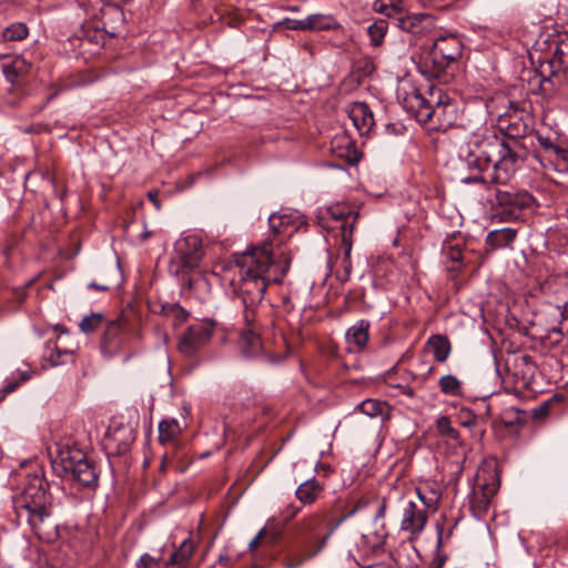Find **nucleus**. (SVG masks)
<instances>
[{
    "mask_svg": "<svg viewBox=\"0 0 568 568\" xmlns=\"http://www.w3.org/2000/svg\"><path fill=\"white\" fill-rule=\"evenodd\" d=\"M169 312L173 313L179 320H185L187 313L179 304H173L168 307Z\"/></svg>",
    "mask_w": 568,
    "mask_h": 568,
    "instance_id": "51",
    "label": "nucleus"
},
{
    "mask_svg": "<svg viewBox=\"0 0 568 568\" xmlns=\"http://www.w3.org/2000/svg\"><path fill=\"white\" fill-rule=\"evenodd\" d=\"M443 255L446 261L453 263L449 271L458 272L463 270V251L458 244H452L450 242L445 243L443 246Z\"/></svg>",
    "mask_w": 568,
    "mask_h": 568,
    "instance_id": "31",
    "label": "nucleus"
},
{
    "mask_svg": "<svg viewBox=\"0 0 568 568\" xmlns=\"http://www.w3.org/2000/svg\"><path fill=\"white\" fill-rule=\"evenodd\" d=\"M369 327L368 321L361 320L347 329L345 337L351 352H361L365 348L369 338Z\"/></svg>",
    "mask_w": 568,
    "mask_h": 568,
    "instance_id": "19",
    "label": "nucleus"
},
{
    "mask_svg": "<svg viewBox=\"0 0 568 568\" xmlns=\"http://www.w3.org/2000/svg\"><path fill=\"white\" fill-rule=\"evenodd\" d=\"M323 491V486L315 479L311 478L302 483L296 491V498L304 505L314 504Z\"/></svg>",
    "mask_w": 568,
    "mask_h": 568,
    "instance_id": "26",
    "label": "nucleus"
},
{
    "mask_svg": "<svg viewBox=\"0 0 568 568\" xmlns=\"http://www.w3.org/2000/svg\"><path fill=\"white\" fill-rule=\"evenodd\" d=\"M341 247L344 251L343 256V267L344 274L339 277L342 282L348 281L352 273V261H351V252L353 247V239H351V232L346 231L344 233L343 240L341 241Z\"/></svg>",
    "mask_w": 568,
    "mask_h": 568,
    "instance_id": "33",
    "label": "nucleus"
},
{
    "mask_svg": "<svg viewBox=\"0 0 568 568\" xmlns=\"http://www.w3.org/2000/svg\"><path fill=\"white\" fill-rule=\"evenodd\" d=\"M435 101L427 100L418 90L413 89L410 93H408L404 98V105L408 110H410L418 122H422V113L430 112L433 109Z\"/></svg>",
    "mask_w": 568,
    "mask_h": 568,
    "instance_id": "22",
    "label": "nucleus"
},
{
    "mask_svg": "<svg viewBox=\"0 0 568 568\" xmlns=\"http://www.w3.org/2000/svg\"><path fill=\"white\" fill-rule=\"evenodd\" d=\"M151 233L149 231H144L142 234H141V239L143 241L148 240L150 237Z\"/></svg>",
    "mask_w": 568,
    "mask_h": 568,
    "instance_id": "57",
    "label": "nucleus"
},
{
    "mask_svg": "<svg viewBox=\"0 0 568 568\" xmlns=\"http://www.w3.org/2000/svg\"><path fill=\"white\" fill-rule=\"evenodd\" d=\"M374 10L386 18L392 19L397 27V22L406 14L405 6L402 0H378L374 3Z\"/></svg>",
    "mask_w": 568,
    "mask_h": 568,
    "instance_id": "25",
    "label": "nucleus"
},
{
    "mask_svg": "<svg viewBox=\"0 0 568 568\" xmlns=\"http://www.w3.org/2000/svg\"><path fill=\"white\" fill-rule=\"evenodd\" d=\"M348 116L361 135L367 134L374 125L373 112L364 102L353 103Z\"/></svg>",
    "mask_w": 568,
    "mask_h": 568,
    "instance_id": "18",
    "label": "nucleus"
},
{
    "mask_svg": "<svg viewBox=\"0 0 568 568\" xmlns=\"http://www.w3.org/2000/svg\"><path fill=\"white\" fill-rule=\"evenodd\" d=\"M323 524V516L321 514H312L305 517L302 521V530L305 534H311Z\"/></svg>",
    "mask_w": 568,
    "mask_h": 568,
    "instance_id": "45",
    "label": "nucleus"
},
{
    "mask_svg": "<svg viewBox=\"0 0 568 568\" xmlns=\"http://www.w3.org/2000/svg\"><path fill=\"white\" fill-rule=\"evenodd\" d=\"M497 490L498 484L496 481L480 485L479 489L473 491L470 498L471 509L477 514L486 513Z\"/></svg>",
    "mask_w": 568,
    "mask_h": 568,
    "instance_id": "21",
    "label": "nucleus"
},
{
    "mask_svg": "<svg viewBox=\"0 0 568 568\" xmlns=\"http://www.w3.org/2000/svg\"><path fill=\"white\" fill-rule=\"evenodd\" d=\"M175 454H176L175 450L165 449V452L162 456L161 466H160L162 471H165L166 468L173 464Z\"/></svg>",
    "mask_w": 568,
    "mask_h": 568,
    "instance_id": "50",
    "label": "nucleus"
},
{
    "mask_svg": "<svg viewBox=\"0 0 568 568\" xmlns=\"http://www.w3.org/2000/svg\"><path fill=\"white\" fill-rule=\"evenodd\" d=\"M17 241H18V237L13 236V243H17Z\"/></svg>",
    "mask_w": 568,
    "mask_h": 568,
    "instance_id": "60",
    "label": "nucleus"
},
{
    "mask_svg": "<svg viewBox=\"0 0 568 568\" xmlns=\"http://www.w3.org/2000/svg\"><path fill=\"white\" fill-rule=\"evenodd\" d=\"M182 428L176 419H164L159 424V442L165 449L178 452Z\"/></svg>",
    "mask_w": 568,
    "mask_h": 568,
    "instance_id": "20",
    "label": "nucleus"
},
{
    "mask_svg": "<svg viewBox=\"0 0 568 568\" xmlns=\"http://www.w3.org/2000/svg\"><path fill=\"white\" fill-rule=\"evenodd\" d=\"M103 320L104 317L101 313H92L84 316L79 324L80 331L90 334L102 325Z\"/></svg>",
    "mask_w": 568,
    "mask_h": 568,
    "instance_id": "41",
    "label": "nucleus"
},
{
    "mask_svg": "<svg viewBox=\"0 0 568 568\" xmlns=\"http://www.w3.org/2000/svg\"><path fill=\"white\" fill-rule=\"evenodd\" d=\"M455 106L437 98L430 112L422 113V123H429L433 129L445 130L455 121Z\"/></svg>",
    "mask_w": 568,
    "mask_h": 568,
    "instance_id": "15",
    "label": "nucleus"
},
{
    "mask_svg": "<svg viewBox=\"0 0 568 568\" xmlns=\"http://www.w3.org/2000/svg\"><path fill=\"white\" fill-rule=\"evenodd\" d=\"M357 408L365 415L369 417L383 416L387 408L384 402L377 399H365L363 400Z\"/></svg>",
    "mask_w": 568,
    "mask_h": 568,
    "instance_id": "39",
    "label": "nucleus"
},
{
    "mask_svg": "<svg viewBox=\"0 0 568 568\" xmlns=\"http://www.w3.org/2000/svg\"><path fill=\"white\" fill-rule=\"evenodd\" d=\"M440 392L448 396L462 394V382L455 375H444L438 382Z\"/></svg>",
    "mask_w": 568,
    "mask_h": 568,
    "instance_id": "38",
    "label": "nucleus"
},
{
    "mask_svg": "<svg viewBox=\"0 0 568 568\" xmlns=\"http://www.w3.org/2000/svg\"><path fill=\"white\" fill-rule=\"evenodd\" d=\"M436 428L442 436H446L453 440L459 438L458 430L452 426L450 419L447 416H440L436 419Z\"/></svg>",
    "mask_w": 568,
    "mask_h": 568,
    "instance_id": "42",
    "label": "nucleus"
},
{
    "mask_svg": "<svg viewBox=\"0 0 568 568\" xmlns=\"http://www.w3.org/2000/svg\"><path fill=\"white\" fill-rule=\"evenodd\" d=\"M308 30L322 31V30H335L341 28V24L332 14L314 13L307 16Z\"/></svg>",
    "mask_w": 568,
    "mask_h": 568,
    "instance_id": "28",
    "label": "nucleus"
},
{
    "mask_svg": "<svg viewBox=\"0 0 568 568\" xmlns=\"http://www.w3.org/2000/svg\"><path fill=\"white\" fill-rule=\"evenodd\" d=\"M532 123L529 112L515 109L499 119L503 135L493 130L474 134L465 155V163L474 173L462 178V183L507 185L524 162L525 150L519 140L532 131Z\"/></svg>",
    "mask_w": 568,
    "mask_h": 568,
    "instance_id": "1",
    "label": "nucleus"
},
{
    "mask_svg": "<svg viewBox=\"0 0 568 568\" xmlns=\"http://www.w3.org/2000/svg\"><path fill=\"white\" fill-rule=\"evenodd\" d=\"M270 229L273 233V237H268L274 244L275 256L285 252L280 248L283 243L282 237H291L303 224L301 216L296 213H273L268 217Z\"/></svg>",
    "mask_w": 568,
    "mask_h": 568,
    "instance_id": "11",
    "label": "nucleus"
},
{
    "mask_svg": "<svg viewBox=\"0 0 568 568\" xmlns=\"http://www.w3.org/2000/svg\"><path fill=\"white\" fill-rule=\"evenodd\" d=\"M426 346L433 353L435 359L440 363L445 362L450 354L449 339L446 336L439 334L432 335L428 338Z\"/></svg>",
    "mask_w": 568,
    "mask_h": 568,
    "instance_id": "27",
    "label": "nucleus"
},
{
    "mask_svg": "<svg viewBox=\"0 0 568 568\" xmlns=\"http://www.w3.org/2000/svg\"><path fill=\"white\" fill-rule=\"evenodd\" d=\"M271 537V541H275L278 538V532L276 531H266V529H261L258 534L250 541L248 548L254 549L260 544L263 537Z\"/></svg>",
    "mask_w": 568,
    "mask_h": 568,
    "instance_id": "48",
    "label": "nucleus"
},
{
    "mask_svg": "<svg viewBox=\"0 0 568 568\" xmlns=\"http://www.w3.org/2000/svg\"><path fill=\"white\" fill-rule=\"evenodd\" d=\"M397 28L415 37H424L436 28V19L429 13H407L397 22Z\"/></svg>",
    "mask_w": 568,
    "mask_h": 568,
    "instance_id": "14",
    "label": "nucleus"
},
{
    "mask_svg": "<svg viewBox=\"0 0 568 568\" xmlns=\"http://www.w3.org/2000/svg\"><path fill=\"white\" fill-rule=\"evenodd\" d=\"M515 237L516 231L505 227L489 232L486 241L493 248H500L510 245Z\"/></svg>",
    "mask_w": 568,
    "mask_h": 568,
    "instance_id": "29",
    "label": "nucleus"
},
{
    "mask_svg": "<svg viewBox=\"0 0 568 568\" xmlns=\"http://www.w3.org/2000/svg\"><path fill=\"white\" fill-rule=\"evenodd\" d=\"M397 499L402 505L400 530L407 532L410 540L417 539L427 524V514L402 493Z\"/></svg>",
    "mask_w": 568,
    "mask_h": 568,
    "instance_id": "10",
    "label": "nucleus"
},
{
    "mask_svg": "<svg viewBox=\"0 0 568 568\" xmlns=\"http://www.w3.org/2000/svg\"><path fill=\"white\" fill-rule=\"evenodd\" d=\"M195 550L194 542L187 538L174 550L166 560V568H186V565Z\"/></svg>",
    "mask_w": 568,
    "mask_h": 568,
    "instance_id": "24",
    "label": "nucleus"
},
{
    "mask_svg": "<svg viewBox=\"0 0 568 568\" xmlns=\"http://www.w3.org/2000/svg\"><path fill=\"white\" fill-rule=\"evenodd\" d=\"M496 203L503 207L501 214L517 219L521 210L532 206L535 199L527 191H510L496 189Z\"/></svg>",
    "mask_w": 568,
    "mask_h": 568,
    "instance_id": "13",
    "label": "nucleus"
},
{
    "mask_svg": "<svg viewBox=\"0 0 568 568\" xmlns=\"http://www.w3.org/2000/svg\"><path fill=\"white\" fill-rule=\"evenodd\" d=\"M12 508L18 526L27 525L43 541L55 538L53 497L41 469L27 475L20 493L12 497Z\"/></svg>",
    "mask_w": 568,
    "mask_h": 568,
    "instance_id": "3",
    "label": "nucleus"
},
{
    "mask_svg": "<svg viewBox=\"0 0 568 568\" xmlns=\"http://www.w3.org/2000/svg\"><path fill=\"white\" fill-rule=\"evenodd\" d=\"M136 568H166V560H163L161 556H152L150 554H143L135 562Z\"/></svg>",
    "mask_w": 568,
    "mask_h": 568,
    "instance_id": "43",
    "label": "nucleus"
},
{
    "mask_svg": "<svg viewBox=\"0 0 568 568\" xmlns=\"http://www.w3.org/2000/svg\"><path fill=\"white\" fill-rule=\"evenodd\" d=\"M129 338V326L123 317L111 321L101 337L100 349L105 358L119 355Z\"/></svg>",
    "mask_w": 568,
    "mask_h": 568,
    "instance_id": "9",
    "label": "nucleus"
},
{
    "mask_svg": "<svg viewBox=\"0 0 568 568\" xmlns=\"http://www.w3.org/2000/svg\"><path fill=\"white\" fill-rule=\"evenodd\" d=\"M418 499L423 503L425 508L435 513L438 508V503L442 498V491L435 483H423L416 487Z\"/></svg>",
    "mask_w": 568,
    "mask_h": 568,
    "instance_id": "23",
    "label": "nucleus"
},
{
    "mask_svg": "<svg viewBox=\"0 0 568 568\" xmlns=\"http://www.w3.org/2000/svg\"><path fill=\"white\" fill-rule=\"evenodd\" d=\"M548 51L536 69L539 93L545 98L552 97L568 80V33L549 39Z\"/></svg>",
    "mask_w": 568,
    "mask_h": 568,
    "instance_id": "4",
    "label": "nucleus"
},
{
    "mask_svg": "<svg viewBox=\"0 0 568 568\" xmlns=\"http://www.w3.org/2000/svg\"><path fill=\"white\" fill-rule=\"evenodd\" d=\"M291 262L292 256L288 252H281L275 256L271 240H265L261 245L235 255L236 271L231 285L243 304V318L247 328L242 332V337L253 347L260 344L255 332L257 307L268 285L282 283Z\"/></svg>",
    "mask_w": 568,
    "mask_h": 568,
    "instance_id": "2",
    "label": "nucleus"
},
{
    "mask_svg": "<svg viewBox=\"0 0 568 568\" xmlns=\"http://www.w3.org/2000/svg\"><path fill=\"white\" fill-rule=\"evenodd\" d=\"M459 424L468 428L474 436L480 438L484 435V429L479 427V418L469 408L460 409L458 414Z\"/></svg>",
    "mask_w": 568,
    "mask_h": 568,
    "instance_id": "32",
    "label": "nucleus"
},
{
    "mask_svg": "<svg viewBox=\"0 0 568 568\" xmlns=\"http://www.w3.org/2000/svg\"><path fill=\"white\" fill-rule=\"evenodd\" d=\"M12 245H13V244H9V245H7V246L4 247V250H3V254H4L7 257H9V256H10V254H11Z\"/></svg>",
    "mask_w": 568,
    "mask_h": 568,
    "instance_id": "56",
    "label": "nucleus"
},
{
    "mask_svg": "<svg viewBox=\"0 0 568 568\" xmlns=\"http://www.w3.org/2000/svg\"><path fill=\"white\" fill-rule=\"evenodd\" d=\"M28 34V27L22 22L12 23L2 32V37L6 41H20L26 39Z\"/></svg>",
    "mask_w": 568,
    "mask_h": 568,
    "instance_id": "40",
    "label": "nucleus"
},
{
    "mask_svg": "<svg viewBox=\"0 0 568 568\" xmlns=\"http://www.w3.org/2000/svg\"><path fill=\"white\" fill-rule=\"evenodd\" d=\"M546 158L557 171L566 169L568 166V148L557 143Z\"/></svg>",
    "mask_w": 568,
    "mask_h": 568,
    "instance_id": "36",
    "label": "nucleus"
},
{
    "mask_svg": "<svg viewBox=\"0 0 568 568\" xmlns=\"http://www.w3.org/2000/svg\"><path fill=\"white\" fill-rule=\"evenodd\" d=\"M284 23L286 24V28L290 30H300V31L308 30L307 17L305 19H300V20L286 18L284 20Z\"/></svg>",
    "mask_w": 568,
    "mask_h": 568,
    "instance_id": "49",
    "label": "nucleus"
},
{
    "mask_svg": "<svg viewBox=\"0 0 568 568\" xmlns=\"http://www.w3.org/2000/svg\"><path fill=\"white\" fill-rule=\"evenodd\" d=\"M63 475L78 481L83 487H95L98 485V473L95 467L88 460L85 454L77 448H67L59 455Z\"/></svg>",
    "mask_w": 568,
    "mask_h": 568,
    "instance_id": "7",
    "label": "nucleus"
},
{
    "mask_svg": "<svg viewBox=\"0 0 568 568\" xmlns=\"http://www.w3.org/2000/svg\"><path fill=\"white\" fill-rule=\"evenodd\" d=\"M387 508V498H362L356 505L332 524L331 529L321 538L312 541L305 551L290 550L282 558L281 562L284 568H300L306 560L315 557L326 546L327 540L334 530L347 518L354 516L362 510H373L372 517L374 521L384 518Z\"/></svg>",
    "mask_w": 568,
    "mask_h": 568,
    "instance_id": "5",
    "label": "nucleus"
},
{
    "mask_svg": "<svg viewBox=\"0 0 568 568\" xmlns=\"http://www.w3.org/2000/svg\"><path fill=\"white\" fill-rule=\"evenodd\" d=\"M237 561V558L236 557H233L231 555H227V554H221L219 556V564L224 566V567H231L233 566L235 562Z\"/></svg>",
    "mask_w": 568,
    "mask_h": 568,
    "instance_id": "52",
    "label": "nucleus"
},
{
    "mask_svg": "<svg viewBox=\"0 0 568 568\" xmlns=\"http://www.w3.org/2000/svg\"><path fill=\"white\" fill-rule=\"evenodd\" d=\"M150 201L155 205L156 209H160V202L158 200V192L156 191H150L148 194Z\"/></svg>",
    "mask_w": 568,
    "mask_h": 568,
    "instance_id": "54",
    "label": "nucleus"
},
{
    "mask_svg": "<svg viewBox=\"0 0 568 568\" xmlns=\"http://www.w3.org/2000/svg\"><path fill=\"white\" fill-rule=\"evenodd\" d=\"M214 326L215 323L211 320L190 325L179 339V351L187 357L195 355L211 341Z\"/></svg>",
    "mask_w": 568,
    "mask_h": 568,
    "instance_id": "8",
    "label": "nucleus"
},
{
    "mask_svg": "<svg viewBox=\"0 0 568 568\" xmlns=\"http://www.w3.org/2000/svg\"><path fill=\"white\" fill-rule=\"evenodd\" d=\"M388 30V23L384 19H378L375 22H373L367 28V33L369 37V42L374 47H379L383 44L384 39L386 37Z\"/></svg>",
    "mask_w": 568,
    "mask_h": 568,
    "instance_id": "34",
    "label": "nucleus"
},
{
    "mask_svg": "<svg viewBox=\"0 0 568 568\" xmlns=\"http://www.w3.org/2000/svg\"><path fill=\"white\" fill-rule=\"evenodd\" d=\"M47 357L53 366L65 364L71 361L73 352L67 348H61L58 342L47 343Z\"/></svg>",
    "mask_w": 568,
    "mask_h": 568,
    "instance_id": "30",
    "label": "nucleus"
},
{
    "mask_svg": "<svg viewBox=\"0 0 568 568\" xmlns=\"http://www.w3.org/2000/svg\"><path fill=\"white\" fill-rule=\"evenodd\" d=\"M89 288H92V290H97V291H108L109 290V285H104V284H97L94 282L90 283L88 285Z\"/></svg>",
    "mask_w": 568,
    "mask_h": 568,
    "instance_id": "55",
    "label": "nucleus"
},
{
    "mask_svg": "<svg viewBox=\"0 0 568 568\" xmlns=\"http://www.w3.org/2000/svg\"><path fill=\"white\" fill-rule=\"evenodd\" d=\"M55 94H51L49 98H48V101L52 100V98H54Z\"/></svg>",
    "mask_w": 568,
    "mask_h": 568,
    "instance_id": "59",
    "label": "nucleus"
},
{
    "mask_svg": "<svg viewBox=\"0 0 568 568\" xmlns=\"http://www.w3.org/2000/svg\"><path fill=\"white\" fill-rule=\"evenodd\" d=\"M499 419L506 428L511 429L525 423V412L516 407H506Z\"/></svg>",
    "mask_w": 568,
    "mask_h": 568,
    "instance_id": "35",
    "label": "nucleus"
},
{
    "mask_svg": "<svg viewBox=\"0 0 568 568\" xmlns=\"http://www.w3.org/2000/svg\"><path fill=\"white\" fill-rule=\"evenodd\" d=\"M3 73L8 81L14 82L17 78L29 70V64L21 58H16L11 63L2 65Z\"/></svg>",
    "mask_w": 568,
    "mask_h": 568,
    "instance_id": "37",
    "label": "nucleus"
},
{
    "mask_svg": "<svg viewBox=\"0 0 568 568\" xmlns=\"http://www.w3.org/2000/svg\"><path fill=\"white\" fill-rule=\"evenodd\" d=\"M558 312L560 320L558 322V327L554 331L565 335L568 334V301L562 304V306H558Z\"/></svg>",
    "mask_w": 568,
    "mask_h": 568,
    "instance_id": "46",
    "label": "nucleus"
},
{
    "mask_svg": "<svg viewBox=\"0 0 568 568\" xmlns=\"http://www.w3.org/2000/svg\"><path fill=\"white\" fill-rule=\"evenodd\" d=\"M203 255V245L199 236L186 235L178 240L169 261V273L191 288L193 280L190 277V273L200 266Z\"/></svg>",
    "mask_w": 568,
    "mask_h": 568,
    "instance_id": "6",
    "label": "nucleus"
},
{
    "mask_svg": "<svg viewBox=\"0 0 568 568\" xmlns=\"http://www.w3.org/2000/svg\"><path fill=\"white\" fill-rule=\"evenodd\" d=\"M537 141L542 149L544 156H546L557 144V142L550 136H545L540 133L536 134Z\"/></svg>",
    "mask_w": 568,
    "mask_h": 568,
    "instance_id": "47",
    "label": "nucleus"
},
{
    "mask_svg": "<svg viewBox=\"0 0 568 568\" xmlns=\"http://www.w3.org/2000/svg\"><path fill=\"white\" fill-rule=\"evenodd\" d=\"M31 375L28 371L20 373V378L16 381H9L6 385L0 389V403L7 397V395L13 393L21 383L30 379Z\"/></svg>",
    "mask_w": 568,
    "mask_h": 568,
    "instance_id": "44",
    "label": "nucleus"
},
{
    "mask_svg": "<svg viewBox=\"0 0 568 568\" xmlns=\"http://www.w3.org/2000/svg\"><path fill=\"white\" fill-rule=\"evenodd\" d=\"M462 52L463 43L459 38L448 34L435 38L430 55L434 63L444 69L458 60L462 57Z\"/></svg>",
    "mask_w": 568,
    "mask_h": 568,
    "instance_id": "12",
    "label": "nucleus"
},
{
    "mask_svg": "<svg viewBox=\"0 0 568 568\" xmlns=\"http://www.w3.org/2000/svg\"><path fill=\"white\" fill-rule=\"evenodd\" d=\"M326 214L332 220L341 222L339 229L342 239L346 231L351 232V239H353L354 226L359 216L357 211H355L349 204L336 203L326 209Z\"/></svg>",
    "mask_w": 568,
    "mask_h": 568,
    "instance_id": "16",
    "label": "nucleus"
},
{
    "mask_svg": "<svg viewBox=\"0 0 568 568\" xmlns=\"http://www.w3.org/2000/svg\"><path fill=\"white\" fill-rule=\"evenodd\" d=\"M389 386L392 387H396L398 389H400L402 394L408 396V397H414L415 396V392L412 387L407 386V385H402V384H393L392 382L388 383Z\"/></svg>",
    "mask_w": 568,
    "mask_h": 568,
    "instance_id": "53",
    "label": "nucleus"
},
{
    "mask_svg": "<svg viewBox=\"0 0 568 568\" xmlns=\"http://www.w3.org/2000/svg\"><path fill=\"white\" fill-rule=\"evenodd\" d=\"M442 532H443V529L438 528V544L442 542Z\"/></svg>",
    "mask_w": 568,
    "mask_h": 568,
    "instance_id": "58",
    "label": "nucleus"
},
{
    "mask_svg": "<svg viewBox=\"0 0 568 568\" xmlns=\"http://www.w3.org/2000/svg\"><path fill=\"white\" fill-rule=\"evenodd\" d=\"M331 150L335 156L345 160L348 164H356L361 160L355 142L344 132L332 139Z\"/></svg>",
    "mask_w": 568,
    "mask_h": 568,
    "instance_id": "17",
    "label": "nucleus"
}]
</instances>
